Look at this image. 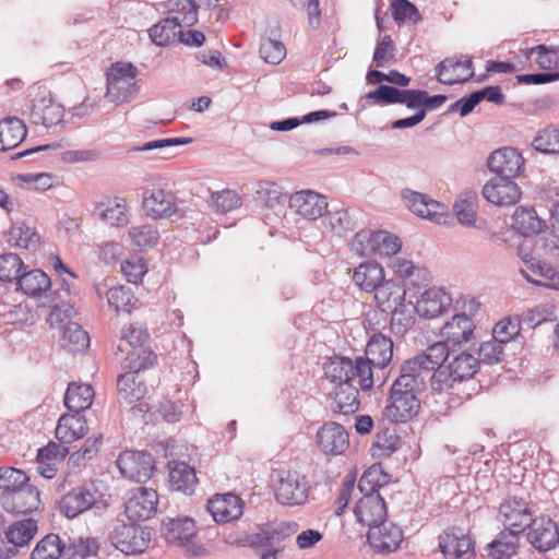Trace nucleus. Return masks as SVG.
<instances>
[{
    "instance_id": "2f4dec72",
    "label": "nucleus",
    "mask_w": 559,
    "mask_h": 559,
    "mask_svg": "<svg viewBox=\"0 0 559 559\" xmlns=\"http://www.w3.org/2000/svg\"><path fill=\"white\" fill-rule=\"evenodd\" d=\"M27 135L23 120L8 117L0 121V151H8L20 145Z\"/></svg>"
},
{
    "instance_id": "ea45409f",
    "label": "nucleus",
    "mask_w": 559,
    "mask_h": 559,
    "mask_svg": "<svg viewBox=\"0 0 559 559\" xmlns=\"http://www.w3.org/2000/svg\"><path fill=\"white\" fill-rule=\"evenodd\" d=\"M168 12L171 19L182 26H192L198 22V5L192 0H169Z\"/></svg>"
},
{
    "instance_id": "423d86ee",
    "label": "nucleus",
    "mask_w": 559,
    "mask_h": 559,
    "mask_svg": "<svg viewBox=\"0 0 559 559\" xmlns=\"http://www.w3.org/2000/svg\"><path fill=\"white\" fill-rule=\"evenodd\" d=\"M117 466L122 476L136 483H146L155 471L152 454L142 451H123L117 459Z\"/></svg>"
},
{
    "instance_id": "412c9836",
    "label": "nucleus",
    "mask_w": 559,
    "mask_h": 559,
    "mask_svg": "<svg viewBox=\"0 0 559 559\" xmlns=\"http://www.w3.org/2000/svg\"><path fill=\"white\" fill-rule=\"evenodd\" d=\"M143 209L153 218H168L178 211L175 195L163 189L145 190Z\"/></svg>"
},
{
    "instance_id": "b1692460",
    "label": "nucleus",
    "mask_w": 559,
    "mask_h": 559,
    "mask_svg": "<svg viewBox=\"0 0 559 559\" xmlns=\"http://www.w3.org/2000/svg\"><path fill=\"white\" fill-rule=\"evenodd\" d=\"M197 528L191 518H167L163 520L160 535L168 544L186 546L195 536Z\"/></svg>"
},
{
    "instance_id": "5701e85b",
    "label": "nucleus",
    "mask_w": 559,
    "mask_h": 559,
    "mask_svg": "<svg viewBox=\"0 0 559 559\" xmlns=\"http://www.w3.org/2000/svg\"><path fill=\"white\" fill-rule=\"evenodd\" d=\"M97 491L88 487H76L66 493L60 501V510L68 519L90 510L97 502Z\"/></svg>"
},
{
    "instance_id": "c85d7f7f",
    "label": "nucleus",
    "mask_w": 559,
    "mask_h": 559,
    "mask_svg": "<svg viewBox=\"0 0 559 559\" xmlns=\"http://www.w3.org/2000/svg\"><path fill=\"white\" fill-rule=\"evenodd\" d=\"M117 388L119 402L128 405L141 401L147 392L144 380L133 371L120 374L117 381Z\"/></svg>"
},
{
    "instance_id": "bf43d9fd",
    "label": "nucleus",
    "mask_w": 559,
    "mask_h": 559,
    "mask_svg": "<svg viewBox=\"0 0 559 559\" xmlns=\"http://www.w3.org/2000/svg\"><path fill=\"white\" fill-rule=\"evenodd\" d=\"M255 193L257 198L269 209L281 205L284 199L282 188L271 181H260Z\"/></svg>"
},
{
    "instance_id": "4d7b16f0",
    "label": "nucleus",
    "mask_w": 559,
    "mask_h": 559,
    "mask_svg": "<svg viewBox=\"0 0 559 559\" xmlns=\"http://www.w3.org/2000/svg\"><path fill=\"white\" fill-rule=\"evenodd\" d=\"M521 326L519 316L503 318L492 329V337L504 345L520 333Z\"/></svg>"
},
{
    "instance_id": "2eb2a0df",
    "label": "nucleus",
    "mask_w": 559,
    "mask_h": 559,
    "mask_svg": "<svg viewBox=\"0 0 559 559\" xmlns=\"http://www.w3.org/2000/svg\"><path fill=\"white\" fill-rule=\"evenodd\" d=\"M439 547L447 559H471L474 543L461 528L453 527L439 536Z\"/></svg>"
},
{
    "instance_id": "774afa93",
    "label": "nucleus",
    "mask_w": 559,
    "mask_h": 559,
    "mask_svg": "<svg viewBox=\"0 0 559 559\" xmlns=\"http://www.w3.org/2000/svg\"><path fill=\"white\" fill-rule=\"evenodd\" d=\"M29 481L28 476L14 467H0V489L2 491L16 490Z\"/></svg>"
},
{
    "instance_id": "c03bdc74",
    "label": "nucleus",
    "mask_w": 559,
    "mask_h": 559,
    "mask_svg": "<svg viewBox=\"0 0 559 559\" xmlns=\"http://www.w3.org/2000/svg\"><path fill=\"white\" fill-rule=\"evenodd\" d=\"M477 194L474 191H465L460 194L453 205V210L462 225L473 226L476 222Z\"/></svg>"
},
{
    "instance_id": "f8f14e48",
    "label": "nucleus",
    "mask_w": 559,
    "mask_h": 559,
    "mask_svg": "<svg viewBox=\"0 0 559 559\" xmlns=\"http://www.w3.org/2000/svg\"><path fill=\"white\" fill-rule=\"evenodd\" d=\"M487 165L489 170L497 175L496 177L512 180L523 169L524 158L515 148L502 147L489 155Z\"/></svg>"
},
{
    "instance_id": "a19ab883",
    "label": "nucleus",
    "mask_w": 559,
    "mask_h": 559,
    "mask_svg": "<svg viewBox=\"0 0 559 559\" xmlns=\"http://www.w3.org/2000/svg\"><path fill=\"white\" fill-rule=\"evenodd\" d=\"M181 33V25L176 19L167 16L150 28V38L157 46H167Z\"/></svg>"
},
{
    "instance_id": "79ce46f5",
    "label": "nucleus",
    "mask_w": 559,
    "mask_h": 559,
    "mask_svg": "<svg viewBox=\"0 0 559 559\" xmlns=\"http://www.w3.org/2000/svg\"><path fill=\"white\" fill-rule=\"evenodd\" d=\"M90 344V337L82 326L75 322H69L63 326L61 346L68 352H80Z\"/></svg>"
},
{
    "instance_id": "393cba45",
    "label": "nucleus",
    "mask_w": 559,
    "mask_h": 559,
    "mask_svg": "<svg viewBox=\"0 0 559 559\" xmlns=\"http://www.w3.org/2000/svg\"><path fill=\"white\" fill-rule=\"evenodd\" d=\"M452 306L451 296L442 288L431 287L417 300L416 311L420 317L431 319L441 316Z\"/></svg>"
},
{
    "instance_id": "13d9d810",
    "label": "nucleus",
    "mask_w": 559,
    "mask_h": 559,
    "mask_svg": "<svg viewBox=\"0 0 559 559\" xmlns=\"http://www.w3.org/2000/svg\"><path fill=\"white\" fill-rule=\"evenodd\" d=\"M536 151L546 154L559 153V129L548 127L540 131L532 143Z\"/></svg>"
},
{
    "instance_id": "aec40b11",
    "label": "nucleus",
    "mask_w": 559,
    "mask_h": 559,
    "mask_svg": "<svg viewBox=\"0 0 559 559\" xmlns=\"http://www.w3.org/2000/svg\"><path fill=\"white\" fill-rule=\"evenodd\" d=\"M317 443L325 454L338 455L348 448L349 436L342 425L329 421L318 430Z\"/></svg>"
},
{
    "instance_id": "a18cd8bd",
    "label": "nucleus",
    "mask_w": 559,
    "mask_h": 559,
    "mask_svg": "<svg viewBox=\"0 0 559 559\" xmlns=\"http://www.w3.org/2000/svg\"><path fill=\"white\" fill-rule=\"evenodd\" d=\"M445 102V95H429L428 92L424 90H412L407 108L412 110H423L425 119L428 111L440 108Z\"/></svg>"
},
{
    "instance_id": "6e6d98bb",
    "label": "nucleus",
    "mask_w": 559,
    "mask_h": 559,
    "mask_svg": "<svg viewBox=\"0 0 559 559\" xmlns=\"http://www.w3.org/2000/svg\"><path fill=\"white\" fill-rule=\"evenodd\" d=\"M131 242L140 248L154 247L159 239L158 230L150 224L131 227L129 230Z\"/></svg>"
},
{
    "instance_id": "8fccbe9b",
    "label": "nucleus",
    "mask_w": 559,
    "mask_h": 559,
    "mask_svg": "<svg viewBox=\"0 0 559 559\" xmlns=\"http://www.w3.org/2000/svg\"><path fill=\"white\" fill-rule=\"evenodd\" d=\"M478 364L479 360L474 355L463 352L456 355L449 362V366L456 379H459V383H461L464 380L471 379L477 372Z\"/></svg>"
},
{
    "instance_id": "58836bf2",
    "label": "nucleus",
    "mask_w": 559,
    "mask_h": 559,
    "mask_svg": "<svg viewBox=\"0 0 559 559\" xmlns=\"http://www.w3.org/2000/svg\"><path fill=\"white\" fill-rule=\"evenodd\" d=\"M37 532V522L33 519H24L11 524L5 531L8 543L14 547L28 545Z\"/></svg>"
},
{
    "instance_id": "680f3d73",
    "label": "nucleus",
    "mask_w": 559,
    "mask_h": 559,
    "mask_svg": "<svg viewBox=\"0 0 559 559\" xmlns=\"http://www.w3.org/2000/svg\"><path fill=\"white\" fill-rule=\"evenodd\" d=\"M374 447L381 451L380 455L390 456L400 449L401 439L395 429L379 427L376 435Z\"/></svg>"
},
{
    "instance_id": "a878e982",
    "label": "nucleus",
    "mask_w": 559,
    "mask_h": 559,
    "mask_svg": "<svg viewBox=\"0 0 559 559\" xmlns=\"http://www.w3.org/2000/svg\"><path fill=\"white\" fill-rule=\"evenodd\" d=\"M64 108L51 98L41 97L34 102L31 111V121L41 124L47 129L57 127L63 122Z\"/></svg>"
},
{
    "instance_id": "dca6fc26",
    "label": "nucleus",
    "mask_w": 559,
    "mask_h": 559,
    "mask_svg": "<svg viewBox=\"0 0 559 559\" xmlns=\"http://www.w3.org/2000/svg\"><path fill=\"white\" fill-rule=\"evenodd\" d=\"M289 207L304 218L314 221L326 212L328 202L324 195L302 190L290 195Z\"/></svg>"
},
{
    "instance_id": "49530a36",
    "label": "nucleus",
    "mask_w": 559,
    "mask_h": 559,
    "mask_svg": "<svg viewBox=\"0 0 559 559\" xmlns=\"http://www.w3.org/2000/svg\"><path fill=\"white\" fill-rule=\"evenodd\" d=\"M241 545L253 549H264L259 554L260 559H277L276 556L281 551L280 548H272L266 525L259 527L255 533L248 534Z\"/></svg>"
},
{
    "instance_id": "0e129e2a",
    "label": "nucleus",
    "mask_w": 559,
    "mask_h": 559,
    "mask_svg": "<svg viewBox=\"0 0 559 559\" xmlns=\"http://www.w3.org/2000/svg\"><path fill=\"white\" fill-rule=\"evenodd\" d=\"M99 550V543L94 537H79L68 548L69 559H85L96 556Z\"/></svg>"
},
{
    "instance_id": "603ef678",
    "label": "nucleus",
    "mask_w": 559,
    "mask_h": 559,
    "mask_svg": "<svg viewBox=\"0 0 559 559\" xmlns=\"http://www.w3.org/2000/svg\"><path fill=\"white\" fill-rule=\"evenodd\" d=\"M64 549L61 539L56 534L46 535L37 543L31 559H58Z\"/></svg>"
},
{
    "instance_id": "3c124183",
    "label": "nucleus",
    "mask_w": 559,
    "mask_h": 559,
    "mask_svg": "<svg viewBox=\"0 0 559 559\" xmlns=\"http://www.w3.org/2000/svg\"><path fill=\"white\" fill-rule=\"evenodd\" d=\"M107 300L110 307L117 312L124 311L130 313L138 299L128 286L111 287L107 292Z\"/></svg>"
},
{
    "instance_id": "6ab92c4d",
    "label": "nucleus",
    "mask_w": 559,
    "mask_h": 559,
    "mask_svg": "<svg viewBox=\"0 0 559 559\" xmlns=\"http://www.w3.org/2000/svg\"><path fill=\"white\" fill-rule=\"evenodd\" d=\"M355 516L359 523L371 530L385 521L386 507L380 493L362 496L354 509Z\"/></svg>"
},
{
    "instance_id": "69168bd1",
    "label": "nucleus",
    "mask_w": 559,
    "mask_h": 559,
    "mask_svg": "<svg viewBox=\"0 0 559 559\" xmlns=\"http://www.w3.org/2000/svg\"><path fill=\"white\" fill-rule=\"evenodd\" d=\"M392 16L397 24L406 21L417 23L421 20V15L409 0H392L391 2Z\"/></svg>"
},
{
    "instance_id": "338daca9",
    "label": "nucleus",
    "mask_w": 559,
    "mask_h": 559,
    "mask_svg": "<svg viewBox=\"0 0 559 559\" xmlns=\"http://www.w3.org/2000/svg\"><path fill=\"white\" fill-rule=\"evenodd\" d=\"M259 52L265 62L271 64H278L286 57V47L280 40L273 38H263Z\"/></svg>"
},
{
    "instance_id": "09e8293b",
    "label": "nucleus",
    "mask_w": 559,
    "mask_h": 559,
    "mask_svg": "<svg viewBox=\"0 0 559 559\" xmlns=\"http://www.w3.org/2000/svg\"><path fill=\"white\" fill-rule=\"evenodd\" d=\"M156 360V354L147 344L130 349L126 357L127 368L135 373L152 367Z\"/></svg>"
},
{
    "instance_id": "7c9ffc66",
    "label": "nucleus",
    "mask_w": 559,
    "mask_h": 559,
    "mask_svg": "<svg viewBox=\"0 0 559 559\" xmlns=\"http://www.w3.org/2000/svg\"><path fill=\"white\" fill-rule=\"evenodd\" d=\"M353 281L361 290L373 293L385 281L383 267L374 261L361 263L354 270Z\"/></svg>"
},
{
    "instance_id": "864d4df0",
    "label": "nucleus",
    "mask_w": 559,
    "mask_h": 559,
    "mask_svg": "<svg viewBox=\"0 0 559 559\" xmlns=\"http://www.w3.org/2000/svg\"><path fill=\"white\" fill-rule=\"evenodd\" d=\"M150 340V334L141 324L131 323L128 326L122 328L120 344L118 345V349L123 352V343L128 344L131 349H135V347H140L144 344H147Z\"/></svg>"
},
{
    "instance_id": "ddd939ff",
    "label": "nucleus",
    "mask_w": 559,
    "mask_h": 559,
    "mask_svg": "<svg viewBox=\"0 0 559 559\" xmlns=\"http://www.w3.org/2000/svg\"><path fill=\"white\" fill-rule=\"evenodd\" d=\"M367 540L376 552L390 554L400 547L403 532L397 525L385 520L369 530Z\"/></svg>"
},
{
    "instance_id": "a211bd4d",
    "label": "nucleus",
    "mask_w": 559,
    "mask_h": 559,
    "mask_svg": "<svg viewBox=\"0 0 559 559\" xmlns=\"http://www.w3.org/2000/svg\"><path fill=\"white\" fill-rule=\"evenodd\" d=\"M207 510L216 523L225 524L242 515L243 502L234 493L215 495L209 500Z\"/></svg>"
},
{
    "instance_id": "7ed1b4c3",
    "label": "nucleus",
    "mask_w": 559,
    "mask_h": 559,
    "mask_svg": "<svg viewBox=\"0 0 559 559\" xmlns=\"http://www.w3.org/2000/svg\"><path fill=\"white\" fill-rule=\"evenodd\" d=\"M138 69L129 62H116L107 74L106 97L114 103L131 100L138 93Z\"/></svg>"
},
{
    "instance_id": "1a4fd4ad",
    "label": "nucleus",
    "mask_w": 559,
    "mask_h": 559,
    "mask_svg": "<svg viewBox=\"0 0 559 559\" xmlns=\"http://www.w3.org/2000/svg\"><path fill=\"white\" fill-rule=\"evenodd\" d=\"M158 495L156 490L146 487H139L131 492L126 502V514L129 520L146 521L157 511Z\"/></svg>"
},
{
    "instance_id": "f257e3e1",
    "label": "nucleus",
    "mask_w": 559,
    "mask_h": 559,
    "mask_svg": "<svg viewBox=\"0 0 559 559\" xmlns=\"http://www.w3.org/2000/svg\"><path fill=\"white\" fill-rule=\"evenodd\" d=\"M449 355L443 345L432 344L424 353L401 365L400 376L391 385L383 411L390 421L406 423L417 415L420 407L419 395L426 390L428 381L436 392L454 389L459 379L449 365L442 367Z\"/></svg>"
},
{
    "instance_id": "c9c22d12",
    "label": "nucleus",
    "mask_w": 559,
    "mask_h": 559,
    "mask_svg": "<svg viewBox=\"0 0 559 559\" xmlns=\"http://www.w3.org/2000/svg\"><path fill=\"white\" fill-rule=\"evenodd\" d=\"M411 93L412 90H400L392 85L381 84L376 90L368 92L365 98L372 100L373 105L404 104L407 107Z\"/></svg>"
},
{
    "instance_id": "9b49d317",
    "label": "nucleus",
    "mask_w": 559,
    "mask_h": 559,
    "mask_svg": "<svg viewBox=\"0 0 559 559\" xmlns=\"http://www.w3.org/2000/svg\"><path fill=\"white\" fill-rule=\"evenodd\" d=\"M483 195L488 202L497 206H511L520 201L522 192L513 180L495 177L483 187Z\"/></svg>"
},
{
    "instance_id": "20e7f679",
    "label": "nucleus",
    "mask_w": 559,
    "mask_h": 559,
    "mask_svg": "<svg viewBox=\"0 0 559 559\" xmlns=\"http://www.w3.org/2000/svg\"><path fill=\"white\" fill-rule=\"evenodd\" d=\"M310 484L306 475L297 471H282L275 485V499L288 507L304 506L309 499Z\"/></svg>"
},
{
    "instance_id": "f704fd0d",
    "label": "nucleus",
    "mask_w": 559,
    "mask_h": 559,
    "mask_svg": "<svg viewBox=\"0 0 559 559\" xmlns=\"http://www.w3.org/2000/svg\"><path fill=\"white\" fill-rule=\"evenodd\" d=\"M94 399V390L90 384L70 383L64 395V405L71 413L87 409Z\"/></svg>"
},
{
    "instance_id": "0eeeda50",
    "label": "nucleus",
    "mask_w": 559,
    "mask_h": 559,
    "mask_svg": "<svg viewBox=\"0 0 559 559\" xmlns=\"http://www.w3.org/2000/svg\"><path fill=\"white\" fill-rule=\"evenodd\" d=\"M499 518L504 530L518 534L524 532L534 520L528 502L519 497H510L500 504Z\"/></svg>"
},
{
    "instance_id": "bb28decb",
    "label": "nucleus",
    "mask_w": 559,
    "mask_h": 559,
    "mask_svg": "<svg viewBox=\"0 0 559 559\" xmlns=\"http://www.w3.org/2000/svg\"><path fill=\"white\" fill-rule=\"evenodd\" d=\"M359 392L354 383H337L331 394L330 408L334 413L349 415L358 411Z\"/></svg>"
},
{
    "instance_id": "cd10ccee",
    "label": "nucleus",
    "mask_w": 559,
    "mask_h": 559,
    "mask_svg": "<svg viewBox=\"0 0 559 559\" xmlns=\"http://www.w3.org/2000/svg\"><path fill=\"white\" fill-rule=\"evenodd\" d=\"M87 431L86 419L81 413L63 414L56 427V438L63 444L72 443Z\"/></svg>"
},
{
    "instance_id": "f3484780",
    "label": "nucleus",
    "mask_w": 559,
    "mask_h": 559,
    "mask_svg": "<svg viewBox=\"0 0 559 559\" xmlns=\"http://www.w3.org/2000/svg\"><path fill=\"white\" fill-rule=\"evenodd\" d=\"M527 539L538 551H548L559 543L557 524L549 518L540 516L528 526Z\"/></svg>"
},
{
    "instance_id": "72a5a7b5",
    "label": "nucleus",
    "mask_w": 559,
    "mask_h": 559,
    "mask_svg": "<svg viewBox=\"0 0 559 559\" xmlns=\"http://www.w3.org/2000/svg\"><path fill=\"white\" fill-rule=\"evenodd\" d=\"M198 479L195 471L185 462H174L169 466V485L173 490L192 493Z\"/></svg>"
},
{
    "instance_id": "e433bc0d",
    "label": "nucleus",
    "mask_w": 559,
    "mask_h": 559,
    "mask_svg": "<svg viewBox=\"0 0 559 559\" xmlns=\"http://www.w3.org/2000/svg\"><path fill=\"white\" fill-rule=\"evenodd\" d=\"M519 534L503 530L486 547L488 556L493 559H508L516 552Z\"/></svg>"
},
{
    "instance_id": "c756f323",
    "label": "nucleus",
    "mask_w": 559,
    "mask_h": 559,
    "mask_svg": "<svg viewBox=\"0 0 559 559\" xmlns=\"http://www.w3.org/2000/svg\"><path fill=\"white\" fill-rule=\"evenodd\" d=\"M373 293L376 304L382 312L389 313L404 305L405 288L392 280H385Z\"/></svg>"
},
{
    "instance_id": "4c0bfd02",
    "label": "nucleus",
    "mask_w": 559,
    "mask_h": 559,
    "mask_svg": "<svg viewBox=\"0 0 559 559\" xmlns=\"http://www.w3.org/2000/svg\"><path fill=\"white\" fill-rule=\"evenodd\" d=\"M16 284L24 294L32 297L40 296L51 286L50 278L38 269L22 273Z\"/></svg>"
},
{
    "instance_id": "4be33fe9",
    "label": "nucleus",
    "mask_w": 559,
    "mask_h": 559,
    "mask_svg": "<svg viewBox=\"0 0 559 559\" xmlns=\"http://www.w3.org/2000/svg\"><path fill=\"white\" fill-rule=\"evenodd\" d=\"M472 64L471 58H445L435 68L437 80L445 85L466 82L474 75Z\"/></svg>"
},
{
    "instance_id": "473e14b6",
    "label": "nucleus",
    "mask_w": 559,
    "mask_h": 559,
    "mask_svg": "<svg viewBox=\"0 0 559 559\" xmlns=\"http://www.w3.org/2000/svg\"><path fill=\"white\" fill-rule=\"evenodd\" d=\"M512 227L523 236H532L540 233L546 223L537 216L533 207H518L512 216Z\"/></svg>"
},
{
    "instance_id": "5fc2aeb1",
    "label": "nucleus",
    "mask_w": 559,
    "mask_h": 559,
    "mask_svg": "<svg viewBox=\"0 0 559 559\" xmlns=\"http://www.w3.org/2000/svg\"><path fill=\"white\" fill-rule=\"evenodd\" d=\"M209 202L216 212L224 214L240 207L241 198L236 191L224 189L213 192Z\"/></svg>"
},
{
    "instance_id": "e2e57ef3",
    "label": "nucleus",
    "mask_w": 559,
    "mask_h": 559,
    "mask_svg": "<svg viewBox=\"0 0 559 559\" xmlns=\"http://www.w3.org/2000/svg\"><path fill=\"white\" fill-rule=\"evenodd\" d=\"M402 247V242L396 235L384 230L376 231L374 255L392 257L396 254Z\"/></svg>"
},
{
    "instance_id": "de8ad7c7",
    "label": "nucleus",
    "mask_w": 559,
    "mask_h": 559,
    "mask_svg": "<svg viewBox=\"0 0 559 559\" xmlns=\"http://www.w3.org/2000/svg\"><path fill=\"white\" fill-rule=\"evenodd\" d=\"M8 241L13 247L33 249L39 242V236L25 223H14L9 231Z\"/></svg>"
},
{
    "instance_id": "39448f33",
    "label": "nucleus",
    "mask_w": 559,
    "mask_h": 559,
    "mask_svg": "<svg viewBox=\"0 0 559 559\" xmlns=\"http://www.w3.org/2000/svg\"><path fill=\"white\" fill-rule=\"evenodd\" d=\"M152 538L148 527L135 523L118 522L109 534V539L118 550L126 555L142 554Z\"/></svg>"
},
{
    "instance_id": "37998d69",
    "label": "nucleus",
    "mask_w": 559,
    "mask_h": 559,
    "mask_svg": "<svg viewBox=\"0 0 559 559\" xmlns=\"http://www.w3.org/2000/svg\"><path fill=\"white\" fill-rule=\"evenodd\" d=\"M99 218L110 226H123L128 223L127 203L123 199L116 198L97 206Z\"/></svg>"
},
{
    "instance_id": "4468645a",
    "label": "nucleus",
    "mask_w": 559,
    "mask_h": 559,
    "mask_svg": "<svg viewBox=\"0 0 559 559\" xmlns=\"http://www.w3.org/2000/svg\"><path fill=\"white\" fill-rule=\"evenodd\" d=\"M362 361L372 370H383L392 360L393 342L390 336L382 333H373L369 337Z\"/></svg>"
},
{
    "instance_id": "f03ea898",
    "label": "nucleus",
    "mask_w": 559,
    "mask_h": 559,
    "mask_svg": "<svg viewBox=\"0 0 559 559\" xmlns=\"http://www.w3.org/2000/svg\"><path fill=\"white\" fill-rule=\"evenodd\" d=\"M325 374L332 382L352 383L357 381L362 391L373 388L372 370L358 356L355 360L347 357H337L325 367Z\"/></svg>"
},
{
    "instance_id": "052dcab7",
    "label": "nucleus",
    "mask_w": 559,
    "mask_h": 559,
    "mask_svg": "<svg viewBox=\"0 0 559 559\" xmlns=\"http://www.w3.org/2000/svg\"><path fill=\"white\" fill-rule=\"evenodd\" d=\"M23 270V261L15 253H4L0 255V281H19Z\"/></svg>"
},
{
    "instance_id": "9d476101",
    "label": "nucleus",
    "mask_w": 559,
    "mask_h": 559,
    "mask_svg": "<svg viewBox=\"0 0 559 559\" xmlns=\"http://www.w3.org/2000/svg\"><path fill=\"white\" fill-rule=\"evenodd\" d=\"M474 330L475 324L468 316L465 313L455 314L451 321L442 326L440 335L443 340L436 344L443 345L450 354L457 345L468 342L474 335Z\"/></svg>"
},
{
    "instance_id": "6e6552de",
    "label": "nucleus",
    "mask_w": 559,
    "mask_h": 559,
    "mask_svg": "<svg viewBox=\"0 0 559 559\" xmlns=\"http://www.w3.org/2000/svg\"><path fill=\"white\" fill-rule=\"evenodd\" d=\"M2 508L12 514H27L38 509L39 491L28 481L16 490L2 491L0 496Z\"/></svg>"
}]
</instances>
